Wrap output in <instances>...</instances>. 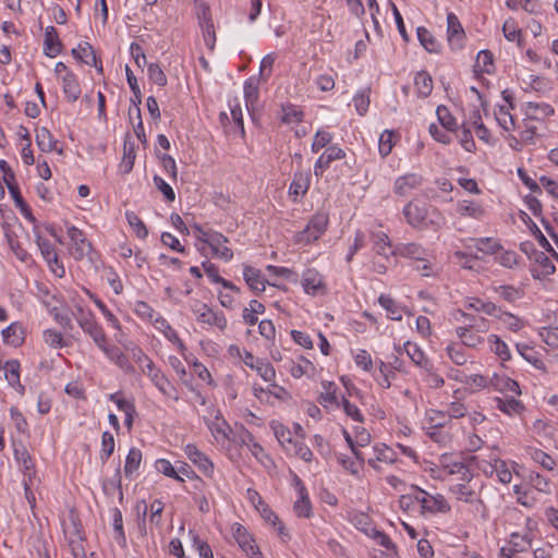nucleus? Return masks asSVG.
I'll return each mask as SVG.
<instances>
[{
  "instance_id": "1",
  "label": "nucleus",
  "mask_w": 558,
  "mask_h": 558,
  "mask_svg": "<svg viewBox=\"0 0 558 558\" xmlns=\"http://www.w3.org/2000/svg\"><path fill=\"white\" fill-rule=\"evenodd\" d=\"M508 517L510 520L523 521L524 526L518 531H510L506 545L500 548V557L517 558L518 554L531 548L537 524L533 519L524 517L517 509L510 510Z\"/></svg>"
},
{
  "instance_id": "2",
  "label": "nucleus",
  "mask_w": 558,
  "mask_h": 558,
  "mask_svg": "<svg viewBox=\"0 0 558 558\" xmlns=\"http://www.w3.org/2000/svg\"><path fill=\"white\" fill-rule=\"evenodd\" d=\"M409 226L417 230H438L445 225L444 215L434 206L410 201L402 209Z\"/></svg>"
},
{
  "instance_id": "3",
  "label": "nucleus",
  "mask_w": 558,
  "mask_h": 558,
  "mask_svg": "<svg viewBox=\"0 0 558 558\" xmlns=\"http://www.w3.org/2000/svg\"><path fill=\"white\" fill-rule=\"evenodd\" d=\"M137 363L141 364V368L144 375H146L154 386L167 398L178 401L180 399L178 390L170 383L167 376L159 369L151 359L145 353L140 352L137 356Z\"/></svg>"
},
{
  "instance_id": "4",
  "label": "nucleus",
  "mask_w": 558,
  "mask_h": 558,
  "mask_svg": "<svg viewBox=\"0 0 558 558\" xmlns=\"http://www.w3.org/2000/svg\"><path fill=\"white\" fill-rule=\"evenodd\" d=\"M462 316L465 317L469 323L456 328L457 337L460 339L462 345L473 350H481L486 341L480 332H486L488 330L486 319L471 318L465 313H462Z\"/></svg>"
},
{
  "instance_id": "5",
  "label": "nucleus",
  "mask_w": 558,
  "mask_h": 558,
  "mask_svg": "<svg viewBox=\"0 0 558 558\" xmlns=\"http://www.w3.org/2000/svg\"><path fill=\"white\" fill-rule=\"evenodd\" d=\"M196 240L206 244L215 258L223 262H230L233 258V251L228 246L229 240L220 232L215 230H205L201 226L195 225Z\"/></svg>"
},
{
  "instance_id": "6",
  "label": "nucleus",
  "mask_w": 558,
  "mask_h": 558,
  "mask_svg": "<svg viewBox=\"0 0 558 558\" xmlns=\"http://www.w3.org/2000/svg\"><path fill=\"white\" fill-rule=\"evenodd\" d=\"M472 480L462 481L450 486L449 490L458 501L471 505L482 517L486 515L487 508L481 498V494Z\"/></svg>"
},
{
  "instance_id": "7",
  "label": "nucleus",
  "mask_w": 558,
  "mask_h": 558,
  "mask_svg": "<svg viewBox=\"0 0 558 558\" xmlns=\"http://www.w3.org/2000/svg\"><path fill=\"white\" fill-rule=\"evenodd\" d=\"M413 501L420 505L421 513L423 515L438 513L444 514L451 510L449 502L441 494L433 495L418 487L414 488Z\"/></svg>"
},
{
  "instance_id": "8",
  "label": "nucleus",
  "mask_w": 558,
  "mask_h": 558,
  "mask_svg": "<svg viewBox=\"0 0 558 558\" xmlns=\"http://www.w3.org/2000/svg\"><path fill=\"white\" fill-rule=\"evenodd\" d=\"M191 311L195 315V318L198 324L205 325L208 328H217L220 331H223L227 328L228 322L222 312L214 311L207 304L195 301Z\"/></svg>"
},
{
  "instance_id": "9",
  "label": "nucleus",
  "mask_w": 558,
  "mask_h": 558,
  "mask_svg": "<svg viewBox=\"0 0 558 558\" xmlns=\"http://www.w3.org/2000/svg\"><path fill=\"white\" fill-rule=\"evenodd\" d=\"M329 218L327 214H315L306 227L296 233L295 242L299 244L307 245L317 241L327 230Z\"/></svg>"
},
{
  "instance_id": "10",
  "label": "nucleus",
  "mask_w": 558,
  "mask_h": 558,
  "mask_svg": "<svg viewBox=\"0 0 558 558\" xmlns=\"http://www.w3.org/2000/svg\"><path fill=\"white\" fill-rule=\"evenodd\" d=\"M69 238V253L75 260H82L85 257L92 259L93 246L87 240L84 232L75 226H70L66 229Z\"/></svg>"
},
{
  "instance_id": "11",
  "label": "nucleus",
  "mask_w": 558,
  "mask_h": 558,
  "mask_svg": "<svg viewBox=\"0 0 558 558\" xmlns=\"http://www.w3.org/2000/svg\"><path fill=\"white\" fill-rule=\"evenodd\" d=\"M73 316L81 329L88 335L93 341L101 339V335H104L105 331L97 323L90 310L85 308L81 303H76L74 305Z\"/></svg>"
},
{
  "instance_id": "12",
  "label": "nucleus",
  "mask_w": 558,
  "mask_h": 558,
  "mask_svg": "<svg viewBox=\"0 0 558 558\" xmlns=\"http://www.w3.org/2000/svg\"><path fill=\"white\" fill-rule=\"evenodd\" d=\"M523 121H535L544 123L555 114V109L550 104L544 101H526L521 107Z\"/></svg>"
},
{
  "instance_id": "13",
  "label": "nucleus",
  "mask_w": 558,
  "mask_h": 558,
  "mask_svg": "<svg viewBox=\"0 0 558 558\" xmlns=\"http://www.w3.org/2000/svg\"><path fill=\"white\" fill-rule=\"evenodd\" d=\"M94 342L107 359L123 372L131 373L133 371V366L131 365L128 356L120 350V348L108 343L106 333L101 335L100 340H95Z\"/></svg>"
},
{
  "instance_id": "14",
  "label": "nucleus",
  "mask_w": 558,
  "mask_h": 558,
  "mask_svg": "<svg viewBox=\"0 0 558 558\" xmlns=\"http://www.w3.org/2000/svg\"><path fill=\"white\" fill-rule=\"evenodd\" d=\"M40 253L48 264L50 271L58 278H63L65 269L63 264L59 260L54 245L47 239L38 238L37 240Z\"/></svg>"
},
{
  "instance_id": "15",
  "label": "nucleus",
  "mask_w": 558,
  "mask_h": 558,
  "mask_svg": "<svg viewBox=\"0 0 558 558\" xmlns=\"http://www.w3.org/2000/svg\"><path fill=\"white\" fill-rule=\"evenodd\" d=\"M232 535L241 547V549L251 558H264L258 547L255 545V541L247 530L240 523H234L231 527Z\"/></svg>"
},
{
  "instance_id": "16",
  "label": "nucleus",
  "mask_w": 558,
  "mask_h": 558,
  "mask_svg": "<svg viewBox=\"0 0 558 558\" xmlns=\"http://www.w3.org/2000/svg\"><path fill=\"white\" fill-rule=\"evenodd\" d=\"M186 458L198 468V470L207 477H211L215 472L214 462L209 457L201 451L194 444H187L183 448Z\"/></svg>"
},
{
  "instance_id": "17",
  "label": "nucleus",
  "mask_w": 558,
  "mask_h": 558,
  "mask_svg": "<svg viewBox=\"0 0 558 558\" xmlns=\"http://www.w3.org/2000/svg\"><path fill=\"white\" fill-rule=\"evenodd\" d=\"M151 325L157 331H159L169 342H171L178 349V351L185 360H187L185 356V353L187 351L185 343L181 340L177 330L161 314H159L158 317L154 319V323Z\"/></svg>"
},
{
  "instance_id": "18",
  "label": "nucleus",
  "mask_w": 558,
  "mask_h": 558,
  "mask_svg": "<svg viewBox=\"0 0 558 558\" xmlns=\"http://www.w3.org/2000/svg\"><path fill=\"white\" fill-rule=\"evenodd\" d=\"M301 284L304 292L310 295H317L327 291L324 276L315 268H308L302 274Z\"/></svg>"
},
{
  "instance_id": "19",
  "label": "nucleus",
  "mask_w": 558,
  "mask_h": 558,
  "mask_svg": "<svg viewBox=\"0 0 558 558\" xmlns=\"http://www.w3.org/2000/svg\"><path fill=\"white\" fill-rule=\"evenodd\" d=\"M465 33L458 16L450 12L447 14V40L452 50H460L464 45Z\"/></svg>"
},
{
  "instance_id": "20",
  "label": "nucleus",
  "mask_w": 558,
  "mask_h": 558,
  "mask_svg": "<svg viewBox=\"0 0 558 558\" xmlns=\"http://www.w3.org/2000/svg\"><path fill=\"white\" fill-rule=\"evenodd\" d=\"M207 427L215 440V442L227 448L231 440L232 428L228 422L221 417L216 416L214 420L207 423Z\"/></svg>"
},
{
  "instance_id": "21",
  "label": "nucleus",
  "mask_w": 558,
  "mask_h": 558,
  "mask_svg": "<svg viewBox=\"0 0 558 558\" xmlns=\"http://www.w3.org/2000/svg\"><path fill=\"white\" fill-rule=\"evenodd\" d=\"M322 391L318 395V402L326 410L339 409L341 400L338 397L339 388L330 380L322 381Z\"/></svg>"
},
{
  "instance_id": "22",
  "label": "nucleus",
  "mask_w": 558,
  "mask_h": 558,
  "mask_svg": "<svg viewBox=\"0 0 558 558\" xmlns=\"http://www.w3.org/2000/svg\"><path fill=\"white\" fill-rule=\"evenodd\" d=\"M422 177L417 173H407L398 177L393 183V192L399 196H407L422 185Z\"/></svg>"
},
{
  "instance_id": "23",
  "label": "nucleus",
  "mask_w": 558,
  "mask_h": 558,
  "mask_svg": "<svg viewBox=\"0 0 558 558\" xmlns=\"http://www.w3.org/2000/svg\"><path fill=\"white\" fill-rule=\"evenodd\" d=\"M525 82V90L534 92L541 97H548L554 90V83L544 75L530 74Z\"/></svg>"
},
{
  "instance_id": "24",
  "label": "nucleus",
  "mask_w": 558,
  "mask_h": 558,
  "mask_svg": "<svg viewBox=\"0 0 558 558\" xmlns=\"http://www.w3.org/2000/svg\"><path fill=\"white\" fill-rule=\"evenodd\" d=\"M259 81L260 80L256 76H250L245 80L243 85L245 107L251 114H253L257 109L259 99Z\"/></svg>"
},
{
  "instance_id": "25",
  "label": "nucleus",
  "mask_w": 558,
  "mask_h": 558,
  "mask_svg": "<svg viewBox=\"0 0 558 558\" xmlns=\"http://www.w3.org/2000/svg\"><path fill=\"white\" fill-rule=\"evenodd\" d=\"M14 458L23 472V480L38 478L36 475L35 462L24 446L16 447L14 449Z\"/></svg>"
},
{
  "instance_id": "26",
  "label": "nucleus",
  "mask_w": 558,
  "mask_h": 558,
  "mask_svg": "<svg viewBox=\"0 0 558 558\" xmlns=\"http://www.w3.org/2000/svg\"><path fill=\"white\" fill-rule=\"evenodd\" d=\"M465 243L466 248L474 247L477 253H481L483 255H496L499 253L502 248L501 243L499 240L494 238H478V239H469Z\"/></svg>"
},
{
  "instance_id": "27",
  "label": "nucleus",
  "mask_w": 558,
  "mask_h": 558,
  "mask_svg": "<svg viewBox=\"0 0 558 558\" xmlns=\"http://www.w3.org/2000/svg\"><path fill=\"white\" fill-rule=\"evenodd\" d=\"M290 375L299 379L303 376L314 378L317 374L316 366L306 357L300 356L296 360H291L288 366Z\"/></svg>"
},
{
  "instance_id": "28",
  "label": "nucleus",
  "mask_w": 558,
  "mask_h": 558,
  "mask_svg": "<svg viewBox=\"0 0 558 558\" xmlns=\"http://www.w3.org/2000/svg\"><path fill=\"white\" fill-rule=\"evenodd\" d=\"M555 270L556 267L549 256L543 252L535 255L534 263L531 268V274L534 279H545L553 275Z\"/></svg>"
},
{
  "instance_id": "29",
  "label": "nucleus",
  "mask_w": 558,
  "mask_h": 558,
  "mask_svg": "<svg viewBox=\"0 0 558 558\" xmlns=\"http://www.w3.org/2000/svg\"><path fill=\"white\" fill-rule=\"evenodd\" d=\"M294 483L298 488L299 498L294 502L293 510L300 518H310L312 514V505L306 489L298 476L294 477Z\"/></svg>"
},
{
  "instance_id": "30",
  "label": "nucleus",
  "mask_w": 558,
  "mask_h": 558,
  "mask_svg": "<svg viewBox=\"0 0 558 558\" xmlns=\"http://www.w3.org/2000/svg\"><path fill=\"white\" fill-rule=\"evenodd\" d=\"M493 465L494 474L497 480L502 484H509L512 481V473L515 472L518 463L514 461L508 462L494 456Z\"/></svg>"
},
{
  "instance_id": "31",
  "label": "nucleus",
  "mask_w": 558,
  "mask_h": 558,
  "mask_svg": "<svg viewBox=\"0 0 558 558\" xmlns=\"http://www.w3.org/2000/svg\"><path fill=\"white\" fill-rule=\"evenodd\" d=\"M202 267L208 279L216 284H220L225 290H230L233 293H241V289L233 284L231 281L222 278L219 275L218 267L209 260L202 263Z\"/></svg>"
},
{
  "instance_id": "32",
  "label": "nucleus",
  "mask_w": 558,
  "mask_h": 558,
  "mask_svg": "<svg viewBox=\"0 0 558 558\" xmlns=\"http://www.w3.org/2000/svg\"><path fill=\"white\" fill-rule=\"evenodd\" d=\"M457 213L462 217L481 220L486 216L485 207L475 201L462 199L457 204Z\"/></svg>"
},
{
  "instance_id": "33",
  "label": "nucleus",
  "mask_w": 558,
  "mask_h": 558,
  "mask_svg": "<svg viewBox=\"0 0 558 558\" xmlns=\"http://www.w3.org/2000/svg\"><path fill=\"white\" fill-rule=\"evenodd\" d=\"M36 144L44 153L57 151L59 155L63 153L62 148L58 146V141L47 128H39L36 130Z\"/></svg>"
},
{
  "instance_id": "34",
  "label": "nucleus",
  "mask_w": 558,
  "mask_h": 558,
  "mask_svg": "<svg viewBox=\"0 0 558 558\" xmlns=\"http://www.w3.org/2000/svg\"><path fill=\"white\" fill-rule=\"evenodd\" d=\"M490 387L494 390L499 391L501 393L511 392L517 396L521 395V389H520L519 384L514 379H512L506 375L494 374L490 377Z\"/></svg>"
},
{
  "instance_id": "35",
  "label": "nucleus",
  "mask_w": 558,
  "mask_h": 558,
  "mask_svg": "<svg viewBox=\"0 0 558 558\" xmlns=\"http://www.w3.org/2000/svg\"><path fill=\"white\" fill-rule=\"evenodd\" d=\"M243 278L251 290L255 292L265 291L267 281L264 279L259 269L250 265H244Z\"/></svg>"
},
{
  "instance_id": "36",
  "label": "nucleus",
  "mask_w": 558,
  "mask_h": 558,
  "mask_svg": "<svg viewBox=\"0 0 558 558\" xmlns=\"http://www.w3.org/2000/svg\"><path fill=\"white\" fill-rule=\"evenodd\" d=\"M62 44L59 39L57 29L53 26H47L44 38V52L49 58H54L61 52Z\"/></svg>"
},
{
  "instance_id": "37",
  "label": "nucleus",
  "mask_w": 558,
  "mask_h": 558,
  "mask_svg": "<svg viewBox=\"0 0 558 558\" xmlns=\"http://www.w3.org/2000/svg\"><path fill=\"white\" fill-rule=\"evenodd\" d=\"M495 402H496V408L509 416L521 415L525 410L523 402L521 400L512 398V397L511 398H509V397L499 398L498 397L495 399Z\"/></svg>"
},
{
  "instance_id": "38",
  "label": "nucleus",
  "mask_w": 558,
  "mask_h": 558,
  "mask_svg": "<svg viewBox=\"0 0 558 558\" xmlns=\"http://www.w3.org/2000/svg\"><path fill=\"white\" fill-rule=\"evenodd\" d=\"M311 183V175L308 172H296L294 173L293 180L289 187L290 196H293L294 201L306 194Z\"/></svg>"
},
{
  "instance_id": "39",
  "label": "nucleus",
  "mask_w": 558,
  "mask_h": 558,
  "mask_svg": "<svg viewBox=\"0 0 558 558\" xmlns=\"http://www.w3.org/2000/svg\"><path fill=\"white\" fill-rule=\"evenodd\" d=\"M512 105H501L498 106L495 111V119L498 125L506 132H511L515 129L514 118L511 114Z\"/></svg>"
},
{
  "instance_id": "40",
  "label": "nucleus",
  "mask_w": 558,
  "mask_h": 558,
  "mask_svg": "<svg viewBox=\"0 0 558 558\" xmlns=\"http://www.w3.org/2000/svg\"><path fill=\"white\" fill-rule=\"evenodd\" d=\"M4 377L10 386L15 388L21 395L24 393L25 387L20 380V362L17 360L7 361L4 364Z\"/></svg>"
},
{
  "instance_id": "41",
  "label": "nucleus",
  "mask_w": 558,
  "mask_h": 558,
  "mask_svg": "<svg viewBox=\"0 0 558 558\" xmlns=\"http://www.w3.org/2000/svg\"><path fill=\"white\" fill-rule=\"evenodd\" d=\"M442 469L448 474H459L461 475L462 481H469L473 478V474L470 471L469 466H466L461 461H450V459L446 456H442L440 460Z\"/></svg>"
},
{
  "instance_id": "42",
  "label": "nucleus",
  "mask_w": 558,
  "mask_h": 558,
  "mask_svg": "<svg viewBox=\"0 0 558 558\" xmlns=\"http://www.w3.org/2000/svg\"><path fill=\"white\" fill-rule=\"evenodd\" d=\"M524 452L531 460L547 471H553L556 466V461L548 453L538 448L527 446L524 448Z\"/></svg>"
},
{
  "instance_id": "43",
  "label": "nucleus",
  "mask_w": 558,
  "mask_h": 558,
  "mask_svg": "<svg viewBox=\"0 0 558 558\" xmlns=\"http://www.w3.org/2000/svg\"><path fill=\"white\" fill-rule=\"evenodd\" d=\"M63 93L69 101H76L81 95V87L76 75L73 72H66L62 75Z\"/></svg>"
},
{
  "instance_id": "44",
  "label": "nucleus",
  "mask_w": 558,
  "mask_h": 558,
  "mask_svg": "<svg viewBox=\"0 0 558 558\" xmlns=\"http://www.w3.org/2000/svg\"><path fill=\"white\" fill-rule=\"evenodd\" d=\"M373 451H374L375 458H369L368 464L374 469H378V465H377L378 462H385V463L391 464L397 459L395 451L390 447H388L384 444L376 445L373 448Z\"/></svg>"
},
{
  "instance_id": "45",
  "label": "nucleus",
  "mask_w": 558,
  "mask_h": 558,
  "mask_svg": "<svg viewBox=\"0 0 558 558\" xmlns=\"http://www.w3.org/2000/svg\"><path fill=\"white\" fill-rule=\"evenodd\" d=\"M403 349L411 361L421 369L429 367L432 362L427 359L424 351L416 343L407 341L403 344Z\"/></svg>"
},
{
  "instance_id": "46",
  "label": "nucleus",
  "mask_w": 558,
  "mask_h": 558,
  "mask_svg": "<svg viewBox=\"0 0 558 558\" xmlns=\"http://www.w3.org/2000/svg\"><path fill=\"white\" fill-rule=\"evenodd\" d=\"M270 428L284 451L290 449L296 439H293L291 430L278 421H271Z\"/></svg>"
},
{
  "instance_id": "47",
  "label": "nucleus",
  "mask_w": 558,
  "mask_h": 558,
  "mask_svg": "<svg viewBox=\"0 0 558 558\" xmlns=\"http://www.w3.org/2000/svg\"><path fill=\"white\" fill-rule=\"evenodd\" d=\"M489 350L502 362L511 359V352L508 344L497 335L492 333L487 337Z\"/></svg>"
},
{
  "instance_id": "48",
  "label": "nucleus",
  "mask_w": 558,
  "mask_h": 558,
  "mask_svg": "<svg viewBox=\"0 0 558 558\" xmlns=\"http://www.w3.org/2000/svg\"><path fill=\"white\" fill-rule=\"evenodd\" d=\"M495 70L494 56L489 50H481L474 63V72L476 74H492Z\"/></svg>"
},
{
  "instance_id": "49",
  "label": "nucleus",
  "mask_w": 558,
  "mask_h": 558,
  "mask_svg": "<svg viewBox=\"0 0 558 558\" xmlns=\"http://www.w3.org/2000/svg\"><path fill=\"white\" fill-rule=\"evenodd\" d=\"M72 54L87 65L97 66V57L90 44L84 41L72 49Z\"/></svg>"
},
{
  "instance_id": "50",
  "label": "nucleus",
  "mask_w": 558,
  "mask_h": 558,
  "mask_svg": "<svg viewBox=\"0 0 558 558\" xmlns=\"http://www.w3.org/2000/svg\"><path fill=\"white\" fill-rule=\"evenodd\" d=\"M369 236L377 254L388 256L391 250V241L388 234L381 230H371Z\"/></svg>"
},
{
  "instance_id": "51",
  "label": "nucleus",
  "mask_w": 558,
  "mask_h": 558,
  "mask_svg": "<svg viewBox=\"0 0 558 558\" xmlns=\"http://www.w3.org/2000/svg\"><path fill=\"white\" fill-rule=\"evenodd\" d=\"M69 556L68 558H98L94 553L89 555L86 554L83 537L80 533L75 534L73 537H69Z\"/></svg>"
},
{
  "instance_id": "52",
  "label": "nucleus",
  "mask_w": 558,
  "mask_h": 558,
  "mask_svg": "<svg viewBox=\"0 0 558 558\" xmlns=\"http://www.w3.org/2000/svg\"><path fill=\"white\" fill-rule=\"evenodd\" d=\"M448 414L445 411L428 409L424 416V429L433 427H445L448 424Z\"/></svg>"
},
{
  "instance_id": "53",
  "label": "nucleus",
  "mask_w": 558,
  "mask_h": 558,
  "mask_svg": "<svg viewBox=\"0 0 558 558\" xmlns=\"http://www.w3.org/2000/svg\"><path fill=\"white\" fill-rule=\"evenodd\" d=\"M142 451L138 448L132 447L125 459L124 474L126 477L132 478L138 471L142 463Z\"/></svg>"
},
{
  "instance_id": "54",
  "label": "nucleus",
  "mask_w": 558,
  "mask_h": 558,
  "mask_svg": "<svg viewBox=\"0 0 558 558\" xmlns=\"http://www.w3.org/2000/svg\"><path fill=\"white\" fill-rule=\"evenodd\" d=\"M397 254L403 257L412 258L416 262L424 260L427 256L426 250L417 243L401 244L397 247Z\"/></svg>"
},
{
  "instance_id": "55",
  "label": "nucleus",
  "mask_w": 558,
  "mask_h": 558,
  "mask_svg": "<svg viewBox=\"0 0 558 558\" xmlns=\"http://www.w3.org/2000/svg\"><path fill=\"white\" fill-rule=\"evenodd\" d=\"M465 308L473 310L475 312H481L489 316L497 315V312H499V308L497 305L489 301H483L481 299L471 298L465 301Z\"/></svg>"
},
{
  "instance_id": "56",
  "label": "nucleus",
  "mask_w": 558,
  "mask_h": 558,
  "mask_svg": "<svg viewBox=\"0 0 558 558\" xmlns=\"http://www.w3.org/2000/svg\"><path fill=\"white\" fill-rule=\"evenodd\" d=\"M414 86L418 97H427L433 90V78L425 72H417L414 76Z\"/></svg>"
},
{
  "instance_id": "57",
  "label": "nucleus",
  "mask_w": 558,
  "mask_h": 558,
  "mask_svg": "<svg viewBox=\"0 0 558 558\" xmlns=\"http://www.w3.org/2000/svg\"><path fill=\"white\" fill-rule=\"evenodd\" d=\"M251 369H254L265 381L271 383V386L277 388L275 384L276 371L268 361L258 357Z\"/></svg>"
},
{
  "instance_id": "58",
  "label": "nucleus",
  "mask_w": 558,
  "mask_h": 558,
  "mask_svg": "<svg viewBox=\"0 0 558 558\" xmlns=\"http://www.w3.org/2000/svg\"><path fill=\"white\" fill-rule=\"evenodd\" d=\"M2 338L5 343L19 347L24 341L23 329L17 323H12L2 330Z\"/></svg>"
},
{
  "instance_id": "59",
  "label": "nucleus",
  "mask_w": 558,
  "mask_h": 558,
  "mask_svg": "<svg viewBox=\"0 0 558 558\" xmlns=\"http://www.w3.org/2000/svg\"><path fill=\"white\" fill-rule=\"evenodd\" d=\"M416 35L421 45L428 52L438 53L440 51V44L427 28L423 26L417 27Z\"/></svg>"
},
{
  "instance_id": "60",
  "label": "nucleus",
  "mask_w": 558,
  "mask_h": 558,
  "mask_svg": "<svg viewBox=\"0 0 558 558\" xmlns=\"http://www.w3.org/2000/svg\"><path fill=\"white\" fill-rule=\"evenodd\" d=\"M461 343L458 342H450L446 347V353L447 356L450 359L452 363H454L458 366L465 365L469 356Z\"/></svg>"
},
{
  "instance_id": "61",
  "label": "nucleus",
  "mask_w": 558,
  "mask_h": 558,
  "mask_svg": "<svg viewBox=\"0 0 558 558\" xmlns=\"http://www.w3.org/2000/svg\"><path fill=\"white\" fill-rule=\"evenodd\" d=\"M495 317L504 325L505 328L513 332L520 331L525 326L522 318L509 312H502L499 310Z\"/></svg>"
},
{
  "instance_id": "62",
  "label": "nucleus",
  "mask_w": 558,
  "mask_h": 558,
  "mask_svg": "<svg viewBox=\"0 0 558 558\" xmlns=\"http://www.w3.org/2000/svg\"><path fill=\"white\" fill-rule=\"evenodd\" d=\"M502 33L508 41L515 43L519 47L523 45L521 28L513 19H508L502 25Z\"/></svg>"
},
{
  "instance_id": "63",
  "label": "nucleus",
  "mask_w": 558,
  "mask_h": 558,
  "mask_svg": "<svg viewBox=\"0 0 558 558\" xmlns=\"http://www.w3.org/2000/svg\"><path fill=\"white\" fill-rule=\"evenodd\" d=\"M112 515V526L114 532V539L121 546H126V537L123 530V518L122 512L118 508H113L111 510Z\"/></svg>"
},
{
  "instance_id": "64",
  "label": "nucleus",
  "mask_w": 558,
  "mask_h": 558,
  "mask_svg": "<svg viewBox=\"0 0 558 558\" xmlns=\"http://www.w3.org/2000/svg\"><path fill=\"white\" fill-rule=\"evenodd\" d=\"M379 304L386 310L388 318L392 320H401L402 313L396 301L387 294H381L378 298Z\"/></svg>"
}]
</instances>
